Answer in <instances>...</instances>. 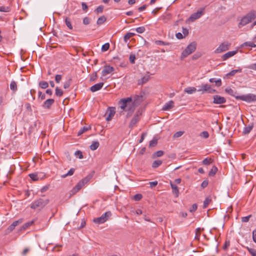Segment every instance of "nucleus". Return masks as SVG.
<instances>
[{
  "label": "nucleus",
  "instance_id": "nucleus-1",
  "mask_svg": "<svg viewBox=\"0 0 256 256\" xmlns=\"http://www.w3.org/2000/svg\"><path fill=\"white\" fill-rule=\"evenodd\" d=\"M142 96H137L136 98L132 100L131 97L122 98L118 102L120 108L123 110L128 112L126 117L130 116L134 111L136 106L142 101Z\"/></svg>",
  "mask_w": 256,
  "mask_h": 256
},
{
  "label": "nucleus",
  "instance_id": "nucleus-2",
  "mask_svg": "<svg viewBox=\"0 0 256 256\" xmlns=\"http://www.w3.org/2000/svg\"><path fill=\"white\" fill-rule=\"evenodd\" d=\"M256 18V10H252L248 12L240 20L238 24V27L244 26L246 24L250 23Z\"/></svg>",
  "mask_w": 256,
  "mask_h": 256
},
{
  "label": "nucleus",
  "instance_id": "nucleus-3",
  "mask_svg": "<svg viewBox=\"0 0 256 256\" xmlns=\"http://www.w3.org/2000/svg\"><path fill=\"white\" fill-rule=\"evenodd\" d=\"M91 177L88 176L80 180L76 186L73 188L71 190L72 194H74L78 192L86 184H87L90 180Z\"/></svg>",
  "mask_w": 256,
  "mask_h": 256
},
{
  "label": "nucleus",
  "instance_id": "nucleus-4",
  "mask_svg": "<svg viewBox=\"0 0 256 256\" xmlns=\"http://www.w3.org/2000/svg\"><path fill=\"white\" fill-rule=\"evenodd\" d=\"M49 202L48 199H43L40 198L34 201L30 204V208L32 209H36L37 208H42Z\"/></svg>",
  "mask_w": 256,
  "mask_h": 256
},
{
  "label": "nucleus",
  "instance_id": "nucleus-5",
  "mask_svg": "<svg viewBox=\"0 0 256 256\" xmlns=\"http://www.w3.org/2000/svg\"><path fill=\"white\" fill-rule=\"evenodd\" d=\"M196 44L193 42L188 44L186 48L182 52L180 58L184 59L194 52L196 49Z\"/></svg>",
  "mask_w": 256,
  "mask_h": 256
},
{
  "label": "nucleus",
  "instance_id": "nucleus-6",
  "mask_svg": "<svg viewBox=\"0 0 256 256\" xmlns=\"http://www.w3.org/2000/svg\"><path fill=\"white\" fill-rule=\"evenodd\" d=\"M236 98L238 100H240L247 102H252L256 101V94H248L239 96H236Z\"/></svg>",
  "mask_w": 256,
  "mask_h": 256
},
{
  "label": "nucleus",
  "instance_id": "nucleus-7",
  "mask_svg": "<svg viewBox=\"0 0 256 256\" xmlns=\"http://www.w3.org/2000/svg\"><path fill=\"white\" fill-rule=\"evenodd\" d=\"M198 89L197 91L200 92L202 94L205 92H208L210 94L214 93L216 90L212 88L210 85L208 84H202L200 86H198Z\"/></svg>",
  "mask_w": 256,
  "mask_h": 256
},
{
  "label": "nucleus",
  "instance_id": "nucleus-8",
  "mask_svg": "<svg viewBox=\"0 0 256 256\" xmlns=\"http://www.w3.org/2000/svg\"><path fill=\"white\" fill-rule=\"evenodd\" d=\"M111 216L112 213L110 212H106L104 214H102L100 217L94 218L93 221L96 224H103L106 222Z\"/></svg>",
  "mask_w": 256,
  "mask_h": 256
},
{
  "label": "nucleus",
  "instance_id": "nucleus-9",
  "mask_svg": "<svg viewBox=\"0 0 256 256\" xmlns=\"http://www.w3.org/2000/svg\"><path fill=\"white\" fill-rule=\"evenodd\" d=\"M231 46L230 42H224L221 43L219 46L214 50L216 54L222 53L228 50Z\"/></svg>",
  "mask_w": 256,
  "mask_h": 256
},
{
  "label": "nucleus",
  "instance_id": "nucleus-10",
  "mask_svg": "<svg viewBox=\"0 0 256 256\" xmlns=\"http://www.w3.org/2000/svg\"><path fill=\"white\" fill-rule=\"evenodd\" d=\"M204 8H201L196 12L192 14L190 17L189 20L192 22H194V20L199 18L204 14Z\"/></svg>",
  "mask_w": 256,
  "mask_h": 256
},
{
  "label": "nucleus",
  "instance_id": "nucleus-11",
  "mask_svg": "<svg viewBox=\"0 0 256 256\" xmlns=\"http://www.w3.org/2000/svg\"><path fill=\"white\" fill-rule=\"evenodd\" d=\"M142 113L139 111L138 110L136 114H134V117L132 119L129 127L130 128H132L140 120V116L141 115Z\"/></svg>",
  "mask_w": 256,
  "mask_h": 256
},
{
  "label": "nucleus",
  "instance_id": "nucleus-12",
  "mask_svg": "<svg viewBox=\"0 0 256 256\" xmlns=\"http://www.w3.org/2000/svg\"><path fill=\"white\" fill-rule=\"evenodd\" d=\"M23 220L22 218L19 219L18 220L14 222L6 229V234H8L12 232L18 224L22 223Z\"/></svg>",
  "mask_w": 256,
  "mask_h": 256
},
{
  "label": "nucleus",
  "instance_id": "nucleus-13",
  "mask_svg": "<svg viewBox=\"0 0 256 256\" xmlns=\"http://www.w3.org/2000/svg\"><path fill=\"white\" fill-rule=\"evenodd\" d=\"M114 70V67L106 65L104 67V69L102 72V76H104L107 74H108L112 72Z\"/></svg>",
  "mask_w": 256,
  "mask_h": 256
},
{
  "label": "nucleus",
  "instance_id": "nucleus-14",
  "mask_svg": "<svg viewBox=\"0 0 256 256\" xmlns=\"http://www.w3.org/2000/svg\"><path fill=\"white\" fill-rule=\"evenodd\" d=\"M115 113V108H109L106 114V120L107 121L110 120L114 116Z\"/></svg>",
  "mask_w": 256,
  "mask_h": 256
},
{
  "label": "nucleus",
  "instance_id": "nucleus-15",
  "mask_svg": "<svg viewBox=\"0 0 256 256\" xmlns=\"http://www.w3.org/2000/svg\"><path fill=\"white\" fill-rule=\"evenodd\" d=\"M226 100L224 97L218 95L214 96V103L216 104H222L225 103Z\"/></svg>",
  "mask_w": 256,
  "mask_h": 256
},
{
  "label": "nucleus",
  "instance_id": "nucleus-16",
  "mask_svg": "<svg viewBox=\"0 0 256 256\" xmlns=\"http://www.w3.org/2000/svg\"><path fill=\"white\" fill-rule=\"evenodd\" d=\"M238 52V50L230 51L224 54L222 58L223 60H226L228 58L232 57Z\"/></svg>",
  "mask_w": 256,
  "mask_h": 256
},
{
  "label": "nucleus",
  "instance_id": "nucleus-17",
  "mask_svg": "<svg viewBox=\"0 0 256 256\" xmlns=\"http://www.w3.org/2000/svg\"><path fill=\"white\" fill-rule=\"evenodd\" d=\"M54 100L52 98L46 100L42 104V108H50L51 106L54 103Z\"/></svg>",
  "mask_w": 256,
  "mask_h": 256
},
{
  "label": "nucleus",
  "instance_id": "nucleus-18",
  "mask_svg": "<svg viewBox=\"0 0 256 256\" xmlns=\"http://www.w3.org/2000/svg\"><path fill=\"white\" fill-rule=\"evenodd\" d=\"M104 82H100L94 84L90 88V90L92 92H96L98 90H100L103 86Z\"/></svg>",
  "mask_w": 256,
  "mask_h": 256
},
{
  "label": "nucleus",
  "instance_id": "nucleus-19",
  "mask_svg": "<svg viewBox=\"0 0 256 256\" xmlns=\"http://www.w3.org/2000/svg\"><path fill=\"white\" fill-rule=\"evenodd\" d=\"M174 106V102L172 100H170L168 102L165 104L162 108V110H168Z\"/></svg>",
  "mask_w": 256,
  "mask_h": 256
},
{
  "label": "nucleus",
  "instance_id": "nucleus-20",
  "mask_svg": "<svg viewBox=\"0 0 256 256\" xmlns=\"http://www.w3.org/2000/svg\"><path fill=\"white\" fill-rule=\"evenodd\" d=\"M254 127L253 124H250L248 126H246L244 128L242 133L244 134H249L250 131L252 130Z\"/></svg>",
  "mask_w": 256,
  "mask_h": 256
},
{
  "label": "nucleus",
  "instance_id": "nucleus-21",
  "mask_svg": "<svg viewBox=\"0 0 256 256\" xmlns=\"http://www.w3.org/2000/svg\"><path fill=\"white\" fill-rule=\"evenodd\" d=\"M196 90V88L194 87H188L184 90V92L190 94L194 93Z\"/></svg>",
  "mask_w": 256,
  "mask_h": 256
},
{
  "label": "nucleus",
  "instance_id": "nucleus-22",
  "mask_svg": "<svg viewBox=\"0 0 256 256\" xmlns=\"http://www.w3.org/2000/svg\"><path fill=\"white\" fill-rule=\"evenodd\" d=\"M100 146L99 142L98 141H94L92 142V144L90 146V148L92 150H96Z\"/></svg>",
  "mask_w": 256,
  "mask_h": 256
},
{
  "label": "nucleus",
  "instance_id": "nucleus-23",
  "mask_svg": "<svg viewBox=\"0 0 256 256\" xmlns=\"http://www.w3.org/2000/svg\"><path fill=\"white\" fill-rule=\"evenodd\" d=\"M135 34L133 32H128L126 33L124 37V42L126 43L128 41L130 40V38L134 36Z\"/></svg>",
  "mask_w": 256,
  "mask_h": 256
},
{
  "label": "nucleus",
  "instance_id": "nucleus-24",
  "mask_svg": "<svg viewBox=\"0 0 256 256\" xmlns=\"http://www.w3.org/2000/svg\"><path fill=\"white\" fill-rule=\"evenodd\" d=\"M10 89L13 91V92H15L17 90V84L16 82L14 81H12L10 84Z\"/></svg>",
  "mask_w": 256,
  "mask_h": 256
},
{
  "label": "nucleus",
  "instance_id": "nucleus-25",
  "mask_svg": "<svg viewBox=\"0 0 256 256\" xmlns=\"http://www.w3.org/2000/svg\"><path fill=\"white\" fill-rule=\"evenodd\" d=\"M212 202V198L210 196L206 197L204 202L203 208H206L208 204Z\"/></svg>",
  "mask_w": 256,
  "mask_h": 256
},
{
  "label": "nucleus",
  "instance_id": "nucleus-26",
  "mask_svg": "<svg viewBox=\"0 0 256 256\" xmlns=\"http://www.w3.org/2000/svg\"><path fill=\"white\" fill-rule=\"evenodd\" d=\"M106 20V17L104 16H102L98 19L96 23L98 25H101L103 24Z\"/></svg>",
  "mask_w": 256,
  "mask_h": 256
},
{
  "label": "nucleus",
  "instance_id": "nucleus-27",
  "mask_svg": "<svg viewBox=\"0 0 256 256\" xmlns=\"http://www.w3.org/2000/svg\"><path fill=\"white\" fill-rule=\"evenodd\" d=\"M28 176L34 181H37L40 180V177L38 176V174L37 173L30 174Z\"/></svg>",
  "mask_w": 256,
  "mask_h": 256
},
{
  "label": "nucleus",
  "instance_id": "nucleus-28",
  "mask_svg": "<svg viewBox=\"0 0 256 256\" xmlns=\"http://www.w3.org/2000/svg\"><path fill=\"white\" fill-rule=\"evenodd\" d=\"M38 86L42 88L45 89L48 86V84L46 81H40L39 82Z\"/></svg>",
  "mask_w": 256,
  "mask_h": 256
},
{
  "label": "nucleus",
  "instance_id": "nucleus-29",
  "mask_svg": "<svg viewBox=\"0 0 256 256\" xmlns=\"http://www.w3.org/2000/svg\"><path fill=\"white\" fill-rule=\"evenodd\" d=\"M89 129H90V126L87 127V126H84L83 128H81L80 130L78 132V135L80 136L84 134V132L88 131Z\"/></svg>",
  "mask_w": 256,
  "mask_h": 256
},
{
  "label": "nucleus",
  "instance_id": "nucleus-30",
  "mask_svg": "<svg viewBox=\"0 0 256 256\" xmlns=\"http://www.w3.org/2000/svg\"><path fill=\"white\" fill-rule=\"evenodd\" d=\"M170 186L173 193H174L178 195L179 192L178 186L172 182H170Z\"/></svg>",
  "mask_w": 256,
  "mask_h": 256
},
{
  "label": "nucleus",
  "instance_id": "nucleus-31",
  "mask_svg": "<svg viewBox=\"0 0 256 256\" xmlns=\"http://www.w3.org/2000/svg\"><path fill=\"white\" fill-rule=\"evenodd\" d=\"M75 171V169L74 168H70L68 172V173H66V174H64V175H62V178H65L66 177L68 176H72L74 172Z\"/></svg>",
  "mask_w": 256,
  "mask_h": 256
},
{
  "label": "nucleus",
  "instance_id": "nucleus-32",
  "mask_svg": "<svg viewBox=\"0 0 256 256\" xmlns=\"http://www.w3.org/2000/svg\"><path fill=\"white\" fill-rule=\"evenodd\" d=\"M34 222V220H32L30 222H26L24 224L22 227L21 230H25L30 226H32Z\"/></svg>",
  "mask_w": 256,
  "mask_h": 256
},
{
  "label": "nucleus",
  "instance_id": "nucleus-33",
  "mask_svg": "<svg viewBox=\"0 0 256 256\" xmlns=\"http://www.w3.org/2000/svg\"><path fill=\"white\" fill-rule=\"evenodd\" d=\"M242 72V69H240V68L238 69V70H232V71H230L229 73L227 74L226 76H233L236 74L238 72Z\"/></svg>",
  "mask_w": 256,
  "mask_h": 256
},
{
  "label": "nucleus",
  "instance_id": "nucleus-34",
  "mask_svg": "<svg viewBox=\"0 0 256 256\" xmlns=\"http://www.w3.org/2000/svg\"><path fill=\"white\" fill-rule=\"evenodd\" d=\"M217 171V168L215 166H213L210 170V171L208 175L211 176H214L216 174Z\"/></svg>",
  "mask_w": 256,
  "mask_h": 256
},
{
  "label": "nucleus",
  "instance_id": "nucleus-35",
  "mask_svg": "<svg viewBox=\"0 0 256 256\" xmlns=\"http://www.w3.org/2000/svg\"><path fill=\"white\" fill-rule=\"evenodd\" d=\"M162 164V162L160 160H154L152 164V167L153 168H156L160 166Z\"/></svg>",
  "mask_w": 256,
  "mask_h": 256
},
{
  "label": "nucleus",
  "instance_id": "nucleus-36",
  "mask_svg": "<svg viewBox=\"0 0 256 256\" xmlns=\"http://www.w3.org/2000/svg\"><path fill=\"white\" fill-rule=\"evenodd\" d=\"M55 94L56 96L60 97L63 94V92L58 87H56V88Z\"/></svg>",
  "mask_w": 256,
  "mask_h": 256
},
{
  "label": "nucleus",
  "instance_id": "nucleus-37",
  "mask_svg": "<svg viewBox=\"0 0 256 256\" xmlns=\"http://www.w3.org/2000/svg\"><path fill=\"white\" fill-rule=\"evenodd\" d=\"M65 22L66 25V26L69 29L72 30V26L71 24V22L70 20V19L68 18H66L65 20Z\"/></svg>",
  "mask_w": 256,
  "mask_h": 256
},
{
  "label": "nucleus",
  "instance_id": "nucleus-38",
  "mask_svg": "<svg viewBox=\"0 0 256 256\" xmlns=\"http://www.w3.org/2000/svg\"><path fill=\"white\" fill-rule=\"evenodd\" d=\"M157 143L158 140L156 138H153L152 140L150 142L149 146L154 147L156 145Z\"/></svg>",
  "mask_w": 256,
  "mask_h": 256
},
{
  "label": "nucleus",
  "instance_id": "nucleus-39",
  "mask_svg": "<svg viewBox=\"0 0 256 256\" xmlns=\"http://www.w3.org/2000/svg\"><path fill=\"white\" fill-rule=\"evenodd\" d=\"M226 92L228 93L229 94L231 95V96H236L235 95H234V94L236 93V92L233 90H232V88H226V90H225Z\"/></svg>",
  "mask_w": 256,
  "mask_h": 256
},
{
  "label": "nucleus",
  "instance_id": "nucleus-40",
  "mask_svg": "<svg viewBox=\"0 0 256 256\" xmlns=\"http://www.w3.org/2000/svg\"><path fill=\"white\" fill-rule=\"evenodd\" d=\"M146 29L144 26H140L136 28V30L137 32L139 34H142L144 32Z\"/></svg>",
  "mask_w": 256,
  "mask_h": 256
},
{
  "label": "nucleus",
  "instance_id": "nucleus-41",
  "mask_svg": "<svg viewBox=\"0 0 256 256\" xmlns=\"http://www.w3.org/2000/svg\"><path fill=\"white\" fill-rule=\"evenodd\" d=\"M110 48V44L109 43H106L102 45V52H106Z\"/></svg>",
  "mask_w": 256,
  "mask_h": 256
},
{
  "label": "nucleus",
  "instance_id": "nucleus-42",
  "mask_svg": "<svg viewBox=\"0 0 256 256\" xmlns=\"http://www.w3.org/2000/svg\"><path fill=\"white\" fill-rule=\"evenodd\" d=\"M200 136L203 138H207L209 136V134L208 132L204 131L200 133Z\"/></svg>",
  "mask_w": 256,
  "mask_h": 256
},
{
  "label": "nucleus",
  "instance_id": "nucleus-43",
  "mask_svg": "<svg viewBox=\"0 0 256 256\" xmlns=\"http://www.w3.org/2000/svg\"><path fill=\"white\" fill-rule=\"evenodd\" d=\"M247 249L252 256H256V250L249 248H247Z\"/></svg>",
  "mask_w": 256,
  "mask_h": 256
},
{
  "label": "nucleus",
  "instance_id": "nucleus-44",
  "mask_svg": "<svg viewBox=\"0 0 256 256\" xmlns=\"http://www.w3.org/2000/svg\"><path fill=\"white\" fill-rule=\"evenodd\" d=\"M97 73L96 72H95L90 77V81L91 82H94L95 80H96L97 79Z\"/></svg>",
  "mask_w": 256,
  "mask_h": 256
},
{
  "label": "nucleus",
  "instance_id": "nucleus-45",
  "mask_svg": "<svg viewBox=\"0 0 256 256\" xmlns=\"http://www.w3.org/2000/svg\"><path fill=\"white\" fill-rule=\"evenodd\" d=\"M103 10H104V6H100L96 8V9L95 10V12L97 14H100V13L102 12Z\"/></svg>",
  "mask_w": 256,
  "mask_h": 256
},
{
  "label": "nucleus",
  "instance_id": "nucleus-46",
  "mask_svg": "<svg viewBox=\"0 0 256 256\" xmlns=\"http://www.w3.org/2000/svg\"><path fill=\"white\" fill-rule=\"evenodd\" d=\"M244 45L252 48H255L256 46V45L254 42H246L244 44Z\"/></svg>",
  "mask_w": 256,
  "mask_h": 256
},
{
  "label": "nucleus",
  "instance_id": "nucleus-47",
  "mask_svg": "<svg viewBox=\"0 0 256 256\" xmlns=\"http://www.w3.org/2000/svg\"><path fill=\"white\" fill-rule=\"evenodd\" d=\"M74 154L78 156L79 158L80 159H82L83 158V155H82V152L80 151V150H76L75 153H74Z\"/></svg>",
  "mask_w": 256,
  "mask_h": 256
},
{
  "label": "nucleus",
  "instance_id": "nucleus-48",
  "mask_svg": "<svg viewBox=\"0 0 256 256\" xmlns=\"http://www.w3.org/2000/svg\"><path fill=\"white\" fill-rule=\"evenodd\" d=\"M130 61L132 64L135 63L136 56L134 54H130L129 58Z\"/></svg>",
  "mask_w": 256,
  "mask_h": 256
},
{
  "label": "nucleus",
  "instance_id": "nucleus-49",
  "mask_svg": "<svg viewBox=\"0 0 256 256\" xmlns=\"http://www.w3.org/2000/svg\"><path fill=\"white\" fill-rule=\"evenodd\" d=\"M25 107H26V110L30 112H32V106H31V105L30 103H26L25 104Z\"/></svg>",
  "mask_w": 256,
  "mask_h": 256
},
{
  "label": "nucleus",
  "instance_id": "nucleus-50",
  "mask_svg": "<svg viewBox=\"0 0 256 256\" xmlns=\"http://www.w3.org/2000/svg\"><path fill=\"white\" fill-rule=\"evenodd\" d=\"M183 134H184V132H182V131L178 132L174 134V138H179V137L181 136Z\"/></svg>",
  "mask_w": 256,
  "mask_h": 256
},
{
  "label": "nucleus",
  "instance_id": "nucleus-51",
  "mask_svg": "<svg viewBox=\"0 0 256 256\" xmlns=\"http://www.w3.org/2000/svg\"><path fill=\"white\" fill-rule=\"evenodd\" d=\"M62 76L60 74H56L55 77V80L56 82L59 83L61 80Z\"/></svg>",
  "mask_w": 256,
  "mask_h": 256
},
{
  "label": "nucleus",
  "instance_id": "nucleus-52",
  "mask_svg": "<svg viewBox=\"0 0 256 256\" xmlns=\"http://www.w3.org/2000/svg\"><path fill=\"white\" fill-rule=\"evenodd\" d=\"M251 216H252V215H249L246 216L242 217V222H248V220H249L250 218H251Z\"/></svg>",
  "mask_w": 256,
  "mask_h": 256
},
{
  "label": "nucleus",
  "instance_id": "nucleus-53",
  "mask_svg": "<svg viewBox=\"0 0 256 256\" xmlns=\"http://www.w3.org/2000/svg\"><path fill=\"white\" fill-rule=\"evenodd\" d=\"M90 23V19L88 17H85L83 19V24H84L87 25Z\"/></svg>",
  "mask_w": 256,
  "mask_h": 256
},
{
  "label": "nucleus",
  "instance_id": "nucleus-54",
  "mask_svg": "<svg viewBox=\"0 0 256 256\" xmlns=\"http://www.w3.org/2000/svg\"><path fill=\"white\" fill-rule=\"evenodd\" d=\"M247 68L250 70H256V63L252 64L247 66Z\"/></svg>",
  "mask_w": 256,
  "mask_h": 256
},
{
  "label": "nucleus",
  "instance_id": "nucleus-55",
  "mask_svg": "<svg viewBox=\"0 0 256 256\" xmlns=\"http://www.w3.org/2000/svg\"><path fill=\"white\" fill-rule=\"evenodd\" d=\"M164 152L162 150H158L154 153V155L158 157L162 156Z\"/></svg>",
  "mask_w": 256,
  "mask_h": 256
},
{
  "label": "nucleus",
  "instance_id": "nucleus-56",
  "mask_svg": "<svg viewBox=\"0 0 256 256\" xmlns=\"http://www.w3.org/2000/svg\"><path fill=\"white\" fill-rule=\"evenodd\" d=\"M197 209V205L196 204H193L192 207L190 208V211L192 212H195Z\"/></svg>",
  "mask_w": 256,
  "mask_h": 256
},
{
  "label": "nucleus",
  "instance_id": "nucleus-57",
  "mask_svg": "<svg viewBox=\"0 0 256 256\" xmlns=\"http://www.w3.org/2000/svg\"><path fill=\"white\" fill-rule=\"evenodd\" d=\"M142 196L141 194H136V195L134 196V199L136 200H140L142 199Z\"/></svg>",
  "mask_w": 256,
  "mask_h": 256
},
{
  "label": "nucleus",
  "instance_id": "nucleus-58",
  "mask_svg": "<svg viewBox=\"0 0 256 256\" xmlns=\"http://www.w3.org/2000/svg\"><path fill=\"white\" fill-rule=\"evenodd\" d=\"M230 241H226L225 242V243H224V245L223 246V249L224 250H226L230 246Z\"/></svg>",
  "mask_w": 256,
  "mask_h": 256
},
{
  "label": "nucleus",
  "instance_id": "nucleus-59",
  "mask_svg": "<svg viewBox=\"0 0 256 256\" xmlns=\"http://www.w3.org/2000/svg\"><path fill=\"white\" fill-rule=\"evenodd\" d=\"M38 98L42 100L45 99L46 96L44 94H42V92H38Z\"/></svg>",
  "mask_w": 256,
  "mask_h": 256
},
{
  "label": "nucleus",
  "instance_id": "nucleus-60",
  "mask_svg": "<svg viewBox=\"0 0 256 256\" xmlns=\"http://www.w3.org/2000/svg\"><path fill=\"white\" fill-rule=\"evenodd\" d=\"M210 159H208V158H206L204 159L202 161V164L204 165H208L210 164Z\"/></svg>",
  "mask_w": 256,
  "mask_h": 256
},
{
  "label": "nucleus",
  "instance_id": "nucleus-61",
  "mask_svg": "<svg viewBox=\"0 0 256 256\" xmlns=\"http://www.w3.org/2000/svg\"><path fill=\"white\" fill-rule=\"evenodd\" d=\"M8 11V8L5 6H0V12H7Z\"/></svg>",
  "mask_w": 256,
  "mask_h": 256
},
{
  "label": "nucleus",
  "instance_id": "nucleus-62",
  "mask_svg": "<svg viewBox=\"0 0 256 256\" xmlns=\"http://www.w3.org/2000/svg\"><path fill=\"white\" fill-rule=\"evenodd\" d=\"M82 9L84 11H86L88 8V6L86 5V4L84 2H82Z\"/></svg>",
  "mask_w": 256,
  "mask_h": 256
},
{
  "label": "nucleus",
  "instance_id": "nucleus-63",
  "mask_svg": "<svg viewBox=\"0 0 256 256\" xmlns=\"http://www.w3.org/2000/svg\"><path fill=\"white\" fill-rule=\"evenodd\" d=\"M182 33H183V36H184V37H185L186 36H188V30L187 28H182Z\"/></svg>",
  "mask_w": 256,
  "mask_h": 256
},
{
  "label": "nucleus",
  "instance_id": "nucleus-64",
  "mask_svg": "<svg viewBox=\"0 0 256 256\" xmlns=\"http://www.w3.org/2000/svg\"><path fill=\"white\" fill-rule=\"evenodd\" d=\"M252 238L253 240L256 243V229L252 232Z\"/></svg>",
  "mask_w": 256,
  "mask_h": 256
}]
</instances>
